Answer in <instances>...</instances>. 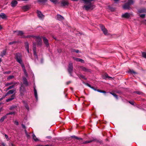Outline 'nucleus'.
<instances>
[{
    "mask_svg": "<svg viewBox=\"0 0 146 146\" xmlns=\"http://www.w3.org/2000/svg\"><path fill=\"white\" fill-rule=\"evenodd\" d=\"M33 38L35 39V40L37 45L41 46L42 44L41 38L38 36H33Z\"/></svg>",
    "mask_w": 146,
    "mask_h": 146,
    "instance_id": "1",
    "label": "nucleus"
},
{
    "mask_svg": "<svg viewBox=\"0 0 146 146\" xmlns=\"http://www.w3.org/2000/svg\"><path fill=\"white\" fill-rule=\"evenodd\" d=\"M37 44L36 42H33V55L36 58H38V56L36 54V45Z\"/></svg>",
    "mask_w": 146,
    "mask_h": 146,
    "instance_id": "2",
    "label": "nucleus"
},
{
    "mask_svg": "<svg viewBox=\"0 0 146 146\" xmlns=\"http://www.w3.org/2000/svg\"><path fill=\"white\" fill-rule=\"evenodd\" d=\"M99 26L104 34L106 35H107L108 33V30L105 28L104 26L102 24H100Z\"/></svg>",
    "mask_w": 146,
    "mask_h": 146,
    "instance_id": "3",
    "label": "nucleus"
},
{
    "mask_svg": "<svg viewBox=\"0 0 146 146\" xmlns=\"http://www.w3.org/2000/svg\"><path fill=\"white\" fill-rule=\"evenodd\" d=\"M19 92L21 96H23L24 95L25 92V89L23 84H22L19 88Z\"/></svg>",
    "mask_w": 146,
    "mask_h": 146,
    "instance_id": "4",
    "label": "nucleus"
},
{
    "mask_svg": "<svg viewBox=\"0 0 146 146\" xmlns=\"http://www.w3.org/2000/svg\"><path fill=\"white\" fill-rule=\"evenodd\" d=\"M16 60L20 64H21L22 61L21 59V56L19 53L17 54L15 56Z\"/></svg>",
    "mask_w": 146,
    "mask_h": 146,
    "instance_id": "5",
    "label": "nucleus"
},
{
    "mask_svg": "<svg viewBox=\"0 0 146 146\" xmlns=\"http://www.w3.org/2000/svg\"><path fill=\"white\" fill-rule=\"evenodd\" d=\"M61 6H68L69 4V3L66 0H61Z\"/></svg>",
    "mask_w": 146,
    "mask_h": 146,
    "instance_id": "6",
    "label": "nucleus"
},
{
    "mask_svg": "<svg viewBox=\"0 0 146 146\" xmlns=\"http://www.w3.org/2000/svg\"><path fill=\"white\" fill-rule=\"evenodd\" d=\"M37 14L38 17L40 19H42L44 18V16L40 11H37Z\"/></svg>",
    "mask_w": 146,
    "mask_h": 146,
    "instance_id": "7",
    "label": "nucleus"
},
{
    "mask_svg": "<svg viewBox=\"0 0 146 146\" xmlns=\"http://www.w3.org/2000/svg\"><path fill=\"white\" fill-rule=\"evenodd\" d=\"M43 41L46 47H48L49 46L48 39L45 37H43Z\"/></svg>",
    "mask_w": 146,
    "mask_h": 146,
    "instance_id": "8",
    "label": "nucleus"
},
{
    "mask_svg": "<svg viewBox=\"0 0 146 146\" xmlns=\"http://www.w3.org/2000/svg\"><path fill=\"white\" fill-rule=\"evenodd\" d=\"M130 16V14L126 13L122 15V17L126 19H128Z\"/></svg>",
    "mask_w": 146,
    "mask_h": 146,
    "instance_id": "9",
    "label": "nucleus"
},
{
    "mask_svg": "<svg viewBox=\"0 0 146 146\" xmlns=\"http://www.w3.org/2000/svg\"><path fill=\"white\" fill-rule=\"evenodd\" d=\"M68 72L70 74H71L72 73V70L73 67L72 64H69L68 66Z\"/></svg>",
    "mask_w": 146,
    "mask_h": 146,
    "instance_id": "10",
    "label": "nucleus"
},
{
    "mask_svg": "<svg viewBox=\"0 0 146 146\" xmlns=\"http://www.w3.org/2000/svg\"><path fill=\"white\" fill-rule=\"evenodd\" d=\"M80 68L81 70L85 72H90V70L87 69L85 67L80 66Z\"/></svg>",
    "mask_w": 146,
    "mask_h": 146,
    "instance_id": "11",
    "label": "nucleus"
},
{
    "mask_svg": "<svg viewBox=\"0 0 146 146\" xmlns=\"http://www.w3.org/2000/svg\"><path fill=\"white\" fill-rule=\"evenodd\" d=\"M74 60H76V61L80 62L82 63H84V60L82 59H81L80 58H74Z\"/></svg>",
    "mask_w": 146,
    "mask_h": 146,
    "instance_id": "12",
    "label": "nucleus"
},
{
    "mask_svg": "<svg viewBox=\"0 0 146 146\" xmlns=\"http://www.w3.org/2000/svg\"><path fill=\"white\" fill-rule=\"evenodd\" d=\"M17 3L18 2L17 1L13 0L11 2V5L12 7H14L16 5Z\"/></svg>",
    "mask_w": 146,
    "mask_h": 146,
    "instance_id": "13",
    "label": "nucleus"
},
{
    "mask_svg": "<svg viewBox=\"0 0 146 146\" xmlns=\"http://www.w3.org/2000/svg\"><path fill=\"white\" fill-rule=\"evenodd\" d=\"M15 95L13 94L11 96V98H8V99H7L6 100V101L7 102L11 101H12V100H13L15 98Z\"/></svg>",
    "mask_w": 146,
    "mask_h": 146,
    "instance_id": "14",
    "label": "nucleus"
},
{
    "mask_svg": "<svg viewBox=\"0 0 146 146\" xmlns=\"http://www.w3.org/2000/svg\"><path fill=\"white\" fill-rule=\"evenodd\" d=\"M123 7V9H129L130 8V6L127 3H125Z\"/></svg>",
    "mask_w": 146,
    "mask_h": 146,
    "instance_id": "15",
    "label": "nucleus"
},
{
    "mask_svg": "<svg viewBox=\"0 0 146 146\" xmlns=\"http://www.w3.org/2000/svg\"><path fill=\"white\" fill-rule=\"evenodd\" d=\"M138 12L140 13H146V9L145 8H141L139 9L138 10Z\"/></svg>",
    "mask_w": 146,
    "mask_h": 146,
    "instance_id": "16",
    "label": "nucleus"
},
{
    "mask_svg": "<svg viewBox=\"0 0 146 146\" xmlns=\"http://www.w3.org/2000/svg\"><path fill=\"white\" fill-rule=\"evenodd\" d=\"M21 66L23 68L25 76H27V73L26 70L25 69V68L24 65V64H22Z\"/></svg>",
    "mask_w": 146,
    "mask_h": 146,
    "instance_id": "17",
    "label": "nucleus"
},
{
    "mask_svg": "<svg viewBox=\"0 0 146 146\" xmlns=\"http://www.w3.org/2000/svg\"><path fill=\"white\" fill-rule=\"evenodd\" d=\"M23 83L24 84H25L26 86H27L28 85V82H27V80L26 78L24 77L23 78Z\"/></svg>",
    "mask_w": 146,
    "mask_h": 146,
    "instance_id": "18",
    "label": "nucleus"
},
{
    "mask_svg": "<svg viewBox=\"0 0 146 146\" xmlns=\"http://www.w3.org/2000/svg\"><path fill=\"white\" fill-rule=\"evenodd\" d=\"M17 82H14L13 84L12 85L8 87V88L7 89V90H9L13 88L14 87L15 85H16L17 84Z\"/></svg>",
    "mask_w": 146,
    "mask_h": 146,
    "instance_id": "19",
    "label": "nucleus"
},
{
    "mask_svg": "<svg viewBox=\"0 0 146 146\" xmlns=\"http://www.w3.org/2000/svg\"><path fill=\"white\" fill-rule=\"evenodd\" d=\"M57 19L59 20H62L64 19V17L61 15L59 14L57 15Z\"/></svg>",
    "mask_w": 146,
    "mask_h": 146,
    "instance_id": "20",
    "label": "nucleus"
},
{
    "mask_svg": "<svg viewBox=\"0 0 146 146\" xmlns=\"http://www.w3.org/2000/svg\"><path fill=\"white\" fill-rule=\"evenodd\" d=\"M23 9L25 11H27L29 10V6L26 5L23 7Z\"/></svg>",
    "mask_w": 146,
    "mask_h": 146,
    "instance_id": "21",
    "label": "nucleus"
},
{
    "mask_svg": "<svg viewBox=\"0 0 146 146\" xmlns=\"http://www.w3.org/2000/svg\"><path fill=\"white\" fill-rule=\"evenodd\" d=\"M15 91V90H9V91L7 92L5 94L7 95V96L9 94H12L13 93V92Z\"/></svg>",
    "mask_w": 146,
    "mask_h": 146,
    "instance_id": "22",
    "label": "nucleus"
},
{
    "mask_svg": "<svg viewBox=\"0 0 146 146\" xmlns=\"http://www.w3.org/2000/svg\"><path fill=\"white\" fill-rule=\"evenodd\" d=\"M34 92L35 97L36 100L38 99V96L37 93V91L35 88H34Z\"/></svg>",
    "mask_w": 146,
    "mask_h": 146,
    "instance_id": "23",
    "label": "nucleus"
},
{
    "mask_svg": "<svg viewBox=\"0 0 146 146\" xmlns=\"http://www.w3.org/2000/svg\"><path fill=\"white\" fill-rule=\"evenodd\" d=\"M7 115H5L2 117L0 119V122H2L3 121L4 119H5L7 118Z\"/></svg>",
    "mask_w": 146,
    "mask_h": 146,
    "instance_id": "24",
    "label": "nucleus"
},
{
    "mask_svg": "<svg viewBox=\"0 0 146 146\" xmlns=\"http://www.w3.org/2000/svg\"><path fill=\"white\" fill-rule=\"evenodd\" d=\"M47 1V0H37L38 2L41 3L42 4L45 3Z\"/></svg>",
    "mask_w": 146,
    "mask_h": 146,
    "instance_id": "25",
    "label": "nucleus"
},
{
    "mask_svg": "<svg viewBox=\"0 0 146 146\" xmlns=\"http://www.w3.org/2000/svg\"><path fill=\"white\" fill-rule=\"evenodd\" d=\"M72 137L80 141L82 140V139L81 138L75 136L74 135L71 137Z\"/></svg>",
    "mask_w": 146,
    "mask_h": 146,
    "instance_id": "26",
    "label": "nucleus"
},
{
    "mask_svg": "<svg viewBox=\"0 0 146 146\" xmlns=\"http://www.w3.org/2000/svg\"><path fill=\"white\" fill-rule=\"evenodd\" d=\"M78 76L80 79H83L85 80H86V78L82 75L79 74L78 75Z\"/></svg>",
    "mask_w": 146,
    "mask_h": 146,
    "instance_id": "27",
    "label": "nucleus"
},
{
    "mask_svg": "<svg viewBox=\"0 0 146 146\" xmlns=\"http://www.w3.org/2000/svg\"><path fill=\"white\" fill-rule=\"evenodd\" d=\"M33 137L35 141H39V140L36 138L34 133H33Z\"/></svg>",
    "mask_w": 146,
    "mask_h": 146,
    "instance_id": "28",
    "label": "nucleus"
},
{
    "mask_svg": "<svg viewBox=\"0 0 146 146\" xmlns=\"http://www.w3.org/2000/svg\"><path fill=\"white\" fill-rule=\"evenodd\" d=\"M26 49L29 48V44L28 42H26L24 43Z\"/></svg>",
    "mask_w": 146,
    "mask_h": 146,
    "instance_id": "29",
    "label": "nucleus"
},
{
    "mask_svg": "<svg viewBox=\"0 0 146 146\" xmlns=\"http://www.w3.org/2000/svg\"><path fill=\"white\" fill-rule=\"evenodd\" d=\"M133 0H129L127 3L129 6L133 4Z\"/></svg>",
    "mask_w": 146,
    "mask_h": 146,
    "instance_id": "30",
    "label": "nucleus"
},
{
    "mask_svg": "<svg viewBox=\"0 0 146 146\" xmlns=\"http://www.w3.org/2000/svg\"><path fill=\"white\" fill-rule=\"evenodd\" d=\"M102 78H103L105 79H106V78H107L109 77L108 74L106 73L102 75Z\"/></svg>",
    "mask_w": 146,
    "mask_h": 146,
    "instance_id": "31",
    "label": "nucleus"
},
{
    "mask_svg": "<svg viewBox=\"0 0 146 146\" xmlns=\"http://www.w3.org/2000/svg\"><path fill=\"white\" fill-rule=\"evenodd\" d=\"M6 51L5 50H4L1 53V56L3 57L4 56L6 53Z\"/></svg>",
    "mask_w": 146,
    "mask_h": 146,
    "instance_id": "32",
    "label": "nucleus"
},
{
    "mask_svg": "<svg viewBox=\"0 0 146 146\" xmlns=\"http://www.w3.org/2000/svg\"><path fill=\"white\" fill-rule=\"evenodd\" d=\"M16 32H17L18 35L20 36H22L23 34V32L22 31H18Z\"/></svg>",
    "mask_w": 146,
    "mask_h": 146,
    "instance_id": "33",
    "label": "nucleus"
},
{
    "mask_svg": "<svg viewBox=\"0 0 146 146\" xmlns=\"http://www.w3.org/2000/svg\"><path fill=\"white\" fill-rule=\"evenodd\" d=\"M142 55L143 57L146 58V52H142Z\"/></svg>",
    "mask_w": 146,
    "mask_h": 146,
    "instance_id": "34",
    "label": "nucleus"
},
{
    "mask_svg": "<svg viewBox=\"0 0 146 146\" xmlns=\"http://www.w3.org/2000/svg\"><path fill=\"white\" fill-rule=\"evenodd\" d=\"M93 141V140H90V141H84L82 143L83 144H86L88 143H89L92 142Z\"/></svg>",
    "mask_w": 146,
    "mask_h": 146,
    "instance_id": "35",
    "label": "nucleus"
},
{
    "mask_svg": "<svg viewBox=\"0 0 146 146\" xmlns=\"http://www.w3.org/2000/svg\"><path fill=\"white\" fill-rule=\"evenodd\" d=\"M14 82H10L7 83L5 84L6 86H8L11 85H13V84Z\"/></svg>",
    "mask_w": 146,
    "mask_h": 146,
    "instance_id": "36",
    "label": "nucleus"
},
{
    "mask_svg": "<svg viewBox=\"0 0 146 146\" xmlns=\"http://www.w3.org/2000/svg\"><path fill=\"white\" fill-rule=\"evenodd\" d=\"M14 78V76L13 75H11L9 76L7 78L8 80H11Z\"/></svg>",
    "mask_w": 146,
    "mask_h": 146,
    "instance_id": "37",
    "label": "nucleus"
},
{
    "mask_svg": "<svg viewBox=\"0 0 146 146\" xmlns=\"http://www.w3.org/2000/svg\"><path fill=\"white\" fill-rule=\"evenodd\" d=\"M110 94H111L116 99H117V96L115 93H114L110 92Z\"/></svg>",
    "mask_w": 146,
    "mask_h": 146,
    "instance_id": "38",
    "label": "nucleus"
},
{
    "mask_svg": "<svg viewBox=\"0 0 146 146\" xmlns=\"http://www.w3.org/2000/svg\"><path fill=\"white\" fill-rule=\"evenodd\" d=\"M51 2H53L55 4H56L58 1V0H50Z\"/></svg>",
    "mask_w": 146,
    "mask_h": 146,
    "instance_id": "39",
    "label": "nucleus"
},
{
    "mask_svg": "<svg viewBox=\"0 0 146 146\" xmlns=\"http://www.w3.org/2000/svg\"><path fill=\"white\" fill-rule=\"evenodd\" d=\"M16 106H12L10 107V110H13V109L16 108Z\"/></svg>",
    "mask_w": 146,
    "mask_h": 146,
    "instance_id": "40",
    "label": "nucleus"
},
{
    "mask_svg": "<svg viewBox=\"0 0 146 146\" xmlns=\"http://www.w3.org/2000/svg\"><path fill=\"white\" fill-rule=\"evenodd\" d=\"M134 92L139 95L141 94H142V92H141L138 91H135Z\"/></svg>",
    "mask_w": 146,
    "mask_h": 146,
    "instance_id": "41",
    "label": "nucleus"
},
{
    "mask_svg": "<svg viewBox=\"0 0 146 146\" xmlns=\"http://www.w3.org/2000/svg\"><path fill=\"white\" fill-rule=\"evenodd\" d=\"M15 113V112H9L8 113H7L6 114V115H12V114H14Z\"/></svg>",
    "mask_w": 146,
    "mask_h": 146,
    "instance_id": "42",
    "label": "nucleus"
},
{
    "mask_svg": "<svg viewBox=\"0 0 146 146\" xmlns=\"http://www.w3.org/2000/svg\"><path fill=\"white\" fill-rule=\"evenodd\" d=\"M97 91L99 92H101V93H106V92L104 91H102V90H97Z\"/></svg>",
    "mask_w": 146,
    "mask_h": 146,
    "instance_id": "43",
    "label": "nucleus"
},
{
    "mask_svg": "<svg viewBox=\"0 0 146 146\" xmlns=\"http://www.w3.org/2000/svg\"><path fill=\"white\" fill-rule=\"evenodd\" d=\"M145 15L144 14H142L139 15V16L141 18H144L145 17Z\"/></svg>",
    "mask_w": 146,
    "mask_h": 146,
    "instance_id": "44",
    "label": "nucleus"
},
{
    "mask_svg": "<svg viewBox=\"0 0 146 146\" xmlns=\"http://www.w3.org/2000/svg\"><path fill=\"white\" fill-rule=\"evenodd\" d=\"M129 72L131 73V74H136V72L133 70H130L129 71Z\"/></svg>",
    "mask_w": 146,
    "mask_h": 146,
    "instance_id": "45",
    "label": "nucleus"
},
{
    "mask_svg": "<svg viewBox=\"0 0 146 146\" xmlns=\"http://www.w3.org/2000/svg\"><path fill=\"white\" fill-rule=\"evenodd\" d=\"M6 96L7 95H6L3 96L1 98H0V101L4 99Z\"/></svg>",
    "mask_w": 146,
    "mask_h": 146,
    "instance_id": "46",
    "label": "nucleus"
},
{
    "mask_svg": "<svg viewBox=\"0 0 146 146\" xmlns=\"http://www.w3.org/2000/svg\"><path fill=\"white\" fill-rule=\"evenodd\" d=\"M14 123L16 125H18L19 124L17 120H15L14 121Z\"/></svg>",
    "mask_w": 146,
    "mask_h": 146,
    "instance_id": "47",
    "label": "nucleus"
},
{
    "mask_svg": "<svg viewBox=\"0 0 146 146\" xmlns=\"http://www.w3.org/2000/svg\"><path fill=\"white\" fill-rule=\"evenodd\" d=\"M33 36H33V35H32V36H31V35H28L27 36H26V38H31V37H33Z\"/></svg>",
    "mask_w": 146,
    "mask_h": 146,
    "instance_id": "48",
    "label": "nucleus"
},
{
    "mask_svg": "<svg viewBox=\"0 0 146 146\" xmlns=\"http://www.w3.org/2000/svg\"><path fill=\"white\" fill-rule=\"evenodd\" d=\"M15 42H10L9 43V44H10V45H12V44H14V43H15Z\"/></svg>",
    "mask_w": 146,
    "mask_h": 146,
    "instance_id": "49",
    "label": "nucleus"
},
{
    "mask_svg": "<svg viewBox=\"0 0 146 146\" xmlns=\"http://www.w3.org/2000/svg\"><path fill=\"white\" fill-rule=\"evenodd\" d=\"M85 85H86V86H88V87H89L90 88L91 87V86L89 84H88V83H85Z\"/></svg>",
    "mask_w": 146,
    "mask_h": 146,
    "instance_id": "50",
    "label": "nucleus"
},
{
    "mask_svg": "<svg viewBox=\"0 0 146 146\" xmlns=\"http://www.w3.org/2000/svg\"><path fill=\"white\" fill-rule=\"evenodd\" d=\"M92 89H93L95 91H97V89L95 88L94 87H92V86H91V87H90Z\"/></svg>",
    "mask_w": 146,
    "mask_h": 146,
    "instance_id": "51",
    "label": "nucleus"
},
{
    "mask_svg": "<svg viewBox=\"0 0 146 146\" xmlns=\"http://www.w3.org/2000/svg\"><path fill=\"white\" fill-rule=\"evenodd\" d=\"M26 136L28 138H30V135L28 134V133H27V134H26Z\"/></svg>",
    "mask_w": 146,
    "mask_h": 146,
    "instance_id": "52",
    "label": "nucleus"
},
{
    "mask_svg": "<svg viewBox=\"0 0 146 146\" xmlns=\"http://www.w3.org/2000/svg\"><path fill=\"white\" fill-rule=\"evenodd\" d=\"M58 52L60 53L62 52V50L61 49H58Z\"/></svg>",
    "mask_w": 146,
    "mask_h": 146,
    "instance_id": "53",
    "label": "nucleus"
},
{
    "mask_svg": "<svg viewBox=\"0 0 146 146\" xmlns=\"http://www.w3.org/2000/svg\"><path fill=\"white\" fill-rule=\"evenodd\" d=\"M22 126L23 127V128H24V129H25L26 128V127L25 126V125H23V124H22Z\"/></svg>",
    "mask_w": 146,
    "mask_h": 146,
    "instance_id": "54",
    "label": "nucleus"
},
{
    "mask_svg": "<svg viewBox=\"0 0 146 146\" xmlns=\"http://www.w3.org/2000/svg\"><path fill=\"white\" fill-rule=\"evenodd\" d=\"M74 52H76V53H78L79 52V51L78 50H74Z\"/></svg>",
    "mask_w": 146,
    "mask_h": 146,
    "instance_id": "55",
    "label": "nucleus"
},
{
    "mask_svg": "<svg viewBox=\"0 0 146 146\" xmlns=\"http://www.w3.org/2000/svg\"><path fill=\"white\" fill-rule=\"evenodd\" d=\"M116 3H117L119 1V0H113Z\"/></svg>",
    "mask_w": 146,
    "mask_h": 146,
    "instance_id": "56",
    "label": "nucleus"
},
{
    "mask_svg": "<svg viewBox=\"0 0 146 146\" xmlns=\"http://www.w3.org/2000/svg\"><path fill=\"white\" fill-rule=\"evenodd\" d=\"M10 72H11V71H9L5 72V73L7 74H9L10 73Z\"/></svg>",
    "mask_w": 146,
    "mask_h": 146,
    "instance_id": "57",
    "label": "nucleus"
},
{
    "mask_svg": "<svg viewBox=\"0 0 146 146\" xmlns=\"http://www.w3.org/2000/svg\"><path fill=\"white\" fill-rule=\"evenodd\" d=\"M129 102L132 105L134 104V103L133 102Z\"/></svg>",
    "mask_w": 146,
    "mask_h": 146,
    "instance_id": "58",
    "label": "nucleus"
},
{
    "mask_svg": "<svg viewBox=\"0 0 146 146\" xmlns=\"http://www.w3.org/2000/svg\"><path fill=\"white\" fill-rule=\"evenodd\" d=\"M5 137L6 139H7L8 137V135H5Z\"/></svg>",
    "mask_w": 146,
    "mask_h": 146,
    "instance_id": "59",
    "label": "nucleus"
},
{
    "mask_svg": "<svg viewBox=\"0 0 146 146\" xmlns=\"http://www.w3.org/2000/svg\"><path fill=\"white\" fill-rule=\"evenodd\" d=\"M70 83H71L70 81H68L66 82V84L67 85H68V84H70Z\"/></svg>",
    "mask_w": 146,
    "mask_h": 146,
    "instance_id": "60",
    "label": "nucleus"
},
{
    "mask_svg": "<svg viewBox=\"0 0 146 146\" xmlns=\"http://www.w3.org/2000/svg\"><path fill=\"white\" fill-rule=\"evenodd\" d=\"M37 146H49L48 145H37Z\"/></svg>",
    "mask_w": 146,
    "mask_h": 146,
    "instance_id": "61",
    "label": "nucleus"
},
{
    "mask_svg": "<svg viewBox=\"0 0 146 146\" xmlns=\"http://www.w3.org/2000/svg\"><path fill=\"white\" fill-rule=\"evenodd\" d=\"M25 133L26 134H27V131L26 129H25Z\"/></svg>",
    "mask_w": 146,
    "mask_h": 146,
    "instance_id": "62",
    "label": "nucleus"
},
{
    "mask_svg": "<svg viewBox=\"0 0 146 146\" xmlns=\"http://www.w3.org/2000/svg\"><path fill=\"white\" fill-rule=\"evenodd\" d=\"M27 50V52L28 53H29V48H28V49H26Z\"/></svg>",
    "mask_w": 146,
    "mask_h": 146,
    "instance_id": "63",
    "label": "nucleus"
},
{
    "mask_svg": "<svg viewBox=\"0 0 146 146\" xmlns=\"http://www.w3.org/2000/svg\"><path fill=\"white\" fill-rule=\"evenodd\" d=\"M2 146H5V145L4 143H2Z\"/></svg>",
    "mask_w": 146,
    "mask_h": 146,
    "instance_id": "64",
    "label": "nucleus"
}]
</instances>
